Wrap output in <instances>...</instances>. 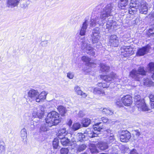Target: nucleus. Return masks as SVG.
<instances>
[{
  "mask_svg": "<svg viewBox=\"0 0 154 154\" xmlns=\"http://www.w3.org/2000/svg\"><path fill=\"white\" fill-rule=\"evenodd\" d=\"M38 108L39 109V110H40V111L41 112V113H39L40 114V115H44L45 109V106L42 105H40L38 106Z\"/></svg>",
  "mask_w": 154,
  "mask_h": 154,
  "instance_id": "nucleus-42",
  "label": "nucleus"
},
{
  "mask_svg": "<svg viewBox=\"0 0 154 154\" xmlns=\"http://www.w3.org/2000/svg\"><path fill=\"white\" fill-rule=\"evenodd\" d=\"M61 143L62 145L63 146H72V143L70 142L69 140L66 137H61Z\"/></svg>",
  "mask_w": 154,
  "mask_h": 154,
  "instance_id": "nucleus-22",
  "label": "nucleus"
},
{
  "mask_svg": "<svg viewBox=\"0 0 154 154\" xmlns=\"http://www.w3.org/2000/svg\"><path fill=\"white\" fill-rule=\"evenodd\" d=\"M139 7V11L140 13L146 14L147 13L148 7L147 6V3L144 0H142L140 2Z\"/></svg>",
  "mask_w": 154,
  "mask_h": 154,
  "instance_id": "nucleus-11",
  "label": "nucleus"
},
{
  "mask_svg": "<svg viewBox=\"0 0 154 154\" xmlns=\"http://www.w3.org/2000/svg\"><path fill=\"white\" fill-rule=\"evenodd\" d=\"M152 16L153 17H154V13H153L152 14Z\"/></svg>",
  "mask_w": 154,
  "mask_h": 154,
  "instance_id": "nucleus-64",
  "label": "nucleus"
},
{
  "mask_svg": "<svg viewBox=\"0 0 154 154\" xmlns=\"http://www.w3.org/2000/svg\"><path fill=\"white\" fill-rule=\"evenodd\" d=\"M122 50L124 51L123 52L125 57H128L130 55H131L134 53L133 48L129 46H124L122 48Z\"/></svg>",
  "mask_w": 154,
  "mask_h": 154,
  "instance_id": "nucleus-16",
  "label": "nucleus"
},
{
  "mask_svg": "<svg viewBox=\"0 0 154 154\" xmlns=\"http://www.w3.org/2000/svg\"><path fill=\"white\" fill-rule=\"evenodd\" d=\"M131 134L130 132L127 130L122 131L120 134V140L123 142H127L131 138Z\"/></svg>",
  "mask_w": 154,
  "mask_h": 154,
  "instance_id": "nucleus-8",
  "label": "nucleus"
},
{
  "mask_svg": "<svg viewBox=\"0 0 154 154\" xmlns=\"http://www.w3.org/2000/svg\"><path fill=\"white\" fill-rule=\"evenodd\" d=\"M150 48V45H148L146 46L139 49L137 53V56H141L147 54L149 52Z\"/></svg>",
  "mask_w": 154,
  "mask_h": 154,
  "instance_id": "nucleus-9",
  "label": "nucleus"
},
{
  "mask_svg": "<svg viewBox=\"0 0 154 154\" xmlns=\"http://www.w3.org/2000/svg\"><path fill=\"white\" fill-rule=\"evenodd\" d=\"M38 94V91L37 90L32 89L29 91L28 93V96L29 99L36 101Z\"/></svg>",
  "mask_w": 154,
  "mask_h": 154,
  "instance_id": "nucleus-15",
  "label": "nucleus"
},
{
  "mask_svg": "<svg viewBox=\"0 0 154 154\" xmlns=\"http://www.w3.org/2000/svg\"><path fill=\"white\" fill-rule=\"evenodd\" d=\"M91 60V58L87 56H83L82 57V60L83 62L86 63V64H88L89 63Z\"/></svg>",
  "mask_w": 154,
  "mask_h": 154,
  "instance_id": "nucleus-41",
  "label": "nucleus"
},
{
  "mask_svg": "<svg viewBox=\"0 0 154 154\" xmlns=\"http://www.w3.org/2000/svg\"><path fill=\"white\" fill-rule=\"evenodd\" d=\"M134 101L135 105L139 110L149 111L150 110L146 104L144 99H141L139 95L138 94L135 95Z\"/></svg>",
  "mask_w": 154,
  "mask_h": 154,
  "instance_id": "nucleus-3",
  "label": "nucleus"
},
{
  "mask_svg": "<svg viewBox=\"0 0 154 154\" xmlns=\"http://www.w3.org/2000/svg\"><path fill=\"white\" fill-rule=\"evenodd\" d=\"M48 93L47 92L43 91L40 94L38 92V94L36 100V102L38 103H40L43 102V101L46 99V96Z\"/></svg>",
  "mask_w": 154,
  "mask_h": 154,
  "instance_id": "nucleus-14",
  "label": "nucleus"
},
{
  "mask_svg": "<svg viewBox=\"0 0 154 154\" xmlns=\"http://www.w3.org/2000/svg\"><path fill=\"white\" fill-rule=\"evenodd\" d=\"M88 23V21L87 20H85V21L83 23L81 26L79 33L80 35L84 36L85 35Z\"/></svg>",
  "mask_w": 154,
  "mask_h": 154,
  "instance_id": "nucleus-17",
  "label": "nucleus"
},
{
  "mask_svg": "<svg viewBox=\"0 0 154 154\" xmlns=\"http://www.w3.org/2000/svg\"><path fill=\"white\" fill-rule=\"evenodd\" d=\"M149 97L151 102H154V95L151 94L149 95Z\"/></svg>",
  "mask_w": 154,
  "mask_h": 154,
  "instance_id": "nucleus-52",
  "label": "nucleus"
},
{
  "mask_svg": "<svg viewBox=\"0 0 154 154\" xmlns=\"http://www.w3.org/2000/svg\"><path fill=\"white\" fill-rule=\"evenodd\" d=\"M74 90L76 94L78 95L82 96L84 97H86L87 96L85 93L82 92L81 88L78 86H76L75 87Z\"/></svg>",
  "mask_w": 154,
  "mask_h": 154,
  "instance_id": "nucleus-25",
  "label": "nucleus"
},
{
  "mask_svg": "<svg viewBox=\"0 0 154 154\" xmlns=\"http://www.w3.org/2000/svg\"><path fill=\"white\" fill-rule=\"evenodd\" d=\"M151 111L154 112V103H151Z\"/></svg>",
  "mask_w": 154,
  "mask_h": 154,
  "instance_id": "nucleus-56",
  "label": "nucleus"
},
{
  "mask_svg": "<svg viewBox=\"0 0 154 154\" xmlns=\"http://www.w3.org/2000/svg\"><path fill=\"white\" fill-rule=\"evenodd\" d=\"M90 147L91 152L92 153H95L98 152V150L97 149L95 144H91Z\"/></svg>",
  "mask_w": 154,
  "mask_h": 154,
  "instance_id": "nucleus-36",
  "label": "nucleus"
},
{
  "mask_svg": "<svg viewBox=\"0 0 154 154\" xmlns=\"http://www.w3.org/2000/svg\"><path fill=\"white\" fill-rule=\"evenodd\" d=\"M109 67L103 63L101 64L100 70L101 72H108L109 70Z\"/></svg>",
  "mask_w": 154,
  "mask_h": 154,
  "instance_id": "nucleus-28",
  "label": "nucleus"
},
{
  "mask_svg": "<svg viewBox=\"0 0 154 154\" xmlns=\"http://www.w3.org/2000/svg\"><path fill=\"white\" fill-rule=\"evenodd\" d=\"M95 40L96 39H92V42L93 44L95 42Z\"/></svg>",
  "mask_w": 154,
  "mask_h": 154,
  "instance_id": "nucleus-63",
  "label": "nucleus"
},
{
  "mask_svg": "<svg viewBox=\"0 0 154 154\" xmlns=\"http://www.w3.org/2000/svg\"><path fill=\"white\" fill-rule=\"evenodd\" d=\"M47 125L46 124V125H43L41 126L40 128L41 131L45 132L47 131L48 128L46 126Z\"/></svg>",
  "mask_w": 154,
  "mask_h": 154,
  "instance_id": "nucleus-44",
  "label": "nucleus"
},
{
  "mask_svg": "<svg viewBox=\"0 0 154 154\" xmlns=\"http://www.w3.org/2000/svg\"><path fill=\"white\" fill-rule=\"evenodd\" d=\"M134 134H135V135L137 137H138L140 135V133L138 131V130H135L134 131Z\"/></svg>",
  "mask_w": 154,
  "mask_h": 154,
  "instance_id": "nucleus-51",
  "label": "nucleus"
},
{
  "mask_svg": "<svg viewBox=\"0 0 154 154\" xmlns=\"http://www.w3.org/2000/svg\"><path fill=\"white\" fill-rule=\"evenodd\" d=\"M101 120L104 123L107 122L108 120V119L106 117H103L101 118Z\"/></svg>",
  "mask_w": 154,
  "mask_h": 154,
  "instance_id": "nucleus-53",
  "label": "nucleus"
},
{
  "mask_svg": "<svg viewBox=\"0 0 154 154\" xmlns=\"http://www.w3.org/2000/svg\"><path fill=\"white\" fill-rule=\"evenodd\" d=\"M77 148V151L79 152H81L85 150L87 147V146L85 144H81L79 145H76L75 146Z\"/></svg>",
  "mask_w": 154,
  "mask_h": 154,
  "instance_id": "nucleus-29",
  "label": "nucleus"
},
{
  "mask_svg": "<svg viewBox=\"0 0 154 154\" xmlns=\"http://www.w3.org/2000/svg\"><path fill=\"white\" fill-rule=\"evenodd\" d=\"M19 1L20 0H8L7 3V6L11 8L17 6Z\"/></svg>",
  "mask_w": 154,
  "mask_h": 154,
  "instance_id": "nucleus-19",
  "label": "nucleus"
},
{
  "mask_svg": "<svg viewBox=\"0 0 154 154\" xmlns=\"http://www.w3.org/2000/svg\"><path fill=\"white\" fill-rule=\"evenodd\" d=\"M48 42L47 41L44 40L41 42V45L42 46H47Z\"/></svg>",
  "mask_w": 154,
  "mask_h": 154,
  "instance_id": "nucleus-50",
  "label": "nucleus"
},
{
  "mask_svg": "<svg viewBox=\"0 0 154 154\" xmlns=\"http://www.w3.org/2000/svg\"><path fill=\"white\" fill-rule=\"evenodd\" d=\"M67 77L70 79H72L74 76V74L73 72H70L67 73Z\"/></svg>",
  "mask_w": 154,
  "mask_h": 154,
  "instance_id": "nucleus-45",
  "label": "nucleus"
},
{
  "mask_svg": "<svg viewBox=\"0 0 154 154\" xmlns=\"http://www.w3.org/2000/svg\"><path fill=\"white\" fill-rule=\"evenodd\" d=\"M122 148L123 151L125 152H127L129 149L128 147L123 146H122Z\"/></svg>",
  "mask_w": 154,
  "mask_h": 154,
  "instance_id": "nucleus-48",
  "label": "nucleus"
},
{
  "mask_svg": "<svg viewBox=\"0 0 154 154\" xmlns=\"http://www.w3.org/2000/svg\"><path fill=\"white\" fill-rule=\"evenodd\" d=\"M32 123H33V124H32L31 125V130H33L34 128V125H33V122Z\"/></svg>",
  "mask_w": 154,
  "mask_h": 154,
  "instance_id": "nucleus-61",
  "label": "nucleus"
},
{
  "mask_svg": "<svg viewBox=\"0 0 154 154\" xmlns=\"http://www.w3.org/2000/svg\"><path fill=\"white\" fill-rule=\"evenodd\" d=\"M100 78L105 81L107 82L106 84L104 83L101 82L98 84V86L95 88L94 89L93 92L96 94H102V95H104V92L102 89L103 88H107L109 85V83L112 82L113 81L117 78L116 75L113 72H112L108 75H100Z\"/></svg>",
  "mask_w": 154,
  "mask_h": 154,
  "instance_id": "nucleus-2",
  "label": "nucleus"
},
{
  "mask_svg": "<svg viewBox=\"0 0 154 154\" xmlns=\"http://www.w3.org/2000/svg\"><path fill=\"white\" fill-rule=\"evenodd\" d=\"M97 146L100 150H104L108 148V144L105 141L98 142Z\"/></svg>",
  "mask_w": 154,
  "mask_h": 154,
  "instance_id": "nucleus-20",
  "label": "nucleus"
},
{
  "mask_svg": "<svg viewBox=\"0 0 154 154\" xmlns=\"http://www.w3.org/2000/svg\"><path fill=\"white\" fill-rule=\"evenodd\" d=\"M20 134L23 141L26 143L27 140V132L26 129L25 128L22 129L20 131Z\"/></svg>",
  "mask_w": 154,
  "mask_h": 154,
  "instance_id": "nucleus-21",
  "label": "nucleus"
},
{
  "mask_svg": "<svg viewBox=\"0 0 154 154\" xmlns=\"http://www.w3.org/2000/svg\"><path fill=\"white\" fill-rule=\"evenodd\" d=\"M140 2L138 0H131L128 9L130 14L133 15L136 13Z\"/></svg>",
  "mask_w": 154,
  "mask_h": 154,
  "instance_id": "nucleus-5",
  "label": "nucleus"
},
{
  "mask_svg": "<svg viewBox=\"0 0 154 154\" xmlns=\"http://www.w3.org/2000/svg\"><path fill=\"white\" fill-rule=\"evenodd\" d=\"M76 140L75 139V138L73 137V138H72L71 140V141L70 142L72 143V145L74 144V146H75L76 145Z\"/></svg>",
  "mask_w": 154,
  "mask_h": 154,
  "instance_id": "nucleus-55",
  "label": "nucleus"
},
{
  "mask_svg": "<svg viewBox=\"0 0 154 154\" xmlns=\"http://www.w3.org/2000/svg\"><path fill=\"white\" fill-rule=\"evenodd\" d=\"M143 83L145 85L147 86H153L154 85L153 82L148 78L144 80Z\"/></svg>",
  "mask_w": 154,
  "mask_h": 154,
  "instance_id": "nucleus-33",
  "label": "nucleus"
},
{
  "mask_svg": "<svg viewBox=\"0 0 154 154\" xmlns=\"http://www.w3.org/2000/svg\"><path fill=\"white\" fill-rule=\"evenodd\" d=\"M84 114L83 112L82 111H80L79 112L78 114V116L81 117H82L84 116Z\"/></svg>",
  "mask_w": 154,
  "mask_h": 154,
  "instance_id": "nucleus-54",
  "label": "nucleus"
},
{
  "mask_svg": "<svg viewBox=\"0 0 154 154\" xmlns=\"http://www.w3.org/2000/svg\"><path fill=\"white\" fill-rule=\"evenodd\" d=\"M113 20H108L106 23V28L108 30L110 29L112 27H113Z\"/></svg>",
  "mask_w": 154,
  "mask_h": 154,
  "instance_id": "nucleus-39",
  "label": "nucleus"
},
{
  "mask_svg": "<svg viewBox=\"0 0 154 154\" xmlns=\"http://www.w3.org/2000/svg\"><path fill=\"white\" fill-rule=\"evenodd\" d=\"M67 131L65 128L60 129L58 131V137L59 138H61V136L64 137L67 133Z\"/></svg>",
  "mask_w": 154,
  "mask_h": 154,
  "instance_id": "nucleus-26",
  "label": "nucleus"
},
{
  "mask_svg": "<svg viewBox=\"0 0 154 154\" xmlns=\"http://www.w3.org/2000/svg\"><path fill=\"white\" fill-rule=\"evenodd\" d=\"M117 38V36L115 35H112L110 36V38Z\"/></svg>",
  "mask_w": 154,
  "mask_h": 154,
  "instance_id": "nucleus-59",
  "label": "nucleus"
},
{
  "mask_svg": "<svg viewBox=\"0 0 154 154\" xmlns=\"http://www.w3.org/2000/svg\"><path fill=\"white\" fill-rule=\"evenodd\" d=\"M102 112L106 115H112L113 113V112L109 109L104 108L102 110Z\"/></svg>",
  "mask_w": 154,
  "mask_h": 154,
  "instance_id": "nucleus-37",
  "label": "nucleus"
},
{
  "mask_svg": "<svg viewBox=\"0 0 154 154\" xmlns=\"http://www.w3.org/2000/svg\"><path fill=\"white\" fill-rule=\"evenodd\" d=\"M100 124V122L97 123L93 126V129L88 132V135L89 137L93 138L97 136L99 134L100 131L102 129V128L99 126Z\"/></svg>",
  "mask_w": 154,
  "mask_h": 154,
  "instance_id": "nucleus-6",
  "label": "nucleus"
},
{
  "mask_svg": "<svg viewBox=\"0 0 154 154\" xmlns=\"http://www.w3.org/2000/svg\"><path fill=\"white\" fill-rule=\"evenodd\" d=\"M112 132V131L109 129L107 130L106 131L107 136L106 139V140L105 141L108 145L113 143L115 139L114 134Z\"/></svg>",
  "mask_w": 154,
  "mask_h": 154,
  "instance_id": "nucleus-13",
  "label": "nucleus"
},
{
  "mask_svg": "<svg viewBox=\"0 0 154 154\" xmlns=\"http://www.w3.org/2000/svg\"><path fill=\"white\" fill-rule=\"evenodd\" d=\"M57 109L61 115L62 116H64L66 111V108L62 106H59Z\"/></svg>",
  "mask_w": 154,
  "mask_h": 154,
  "instance_id": "nucleus-30",
  "label": "nucleus"
},
{
  "mask_svg": "<svg viewBox=\"0 0 154 154\" xmlns=\"http://www.w3.org/2000/svg\"><path fill=\"white\" fill-rule=\"evenodd\" d=\"M82 122L84 127H87L90 124L91 120L88 118H84Z\"/></svg>",
  "mask_w": 154,
  "mask_h": 154,
  "instance_id": "nucleus-32",
  "label": "nucleus"
},
{
  "mask_svg": "<svg viewBox=\"0 0 154 154\" xmlns=\"http://www.w3.org/2000/svg\"><path fill=\"white\" fill-rule=\"evenodd\" d=\"M148 69L152 74V77L154 80V63H151L148 65Z\"/></svg>",
  "mask_w": 154,
  "mask_h": 154,
  "instance_id": "nucleus-31",
  "label": "nucleus"
},
{
  "mask_svg": "<svg viewBox=\"0 0 154 154\" xmlns=\"http://www.w3.org/2000/svg\"><path fill=\"white\" fill-rule=\"evenodd\" d=\"M99 28L98 27H96L94 29L92 32V34L91 36L93 38H99L98 34L99 33Z\"/></svg>",
  "mask_w": 154,
  "mask_h": 154,
  "instance_id": "nucleus-27",
  "label": "nucleus"
},
{
  "mask_svg": "<svg viewBox=\"0 0 154 154\" xmlns=\"http://www.w3.org/2000/svg\"><path fill=\"white\" fill-rule=\"evenodd\" d=\"M146 72L143 67H140L137 70H132L130 73V76L136 81H139L142 76L146 74Z\"/></svg>",
  "mask_w": 154,
  "mask_h": 154,
  "instance_id": "nucleus-4",
  "label": "nucleus"
},
{
  "mask_svg": "<svg viewBox=\"0 0 154 154\" xmlns=\"http://www.w3.org/2000/svg\"><path fill=\"white\" fill-rule=\"evenodd\" d=\"M82 48L84 51H86L87 54L91 56L95 55V51L91 46L85 42H83L82 44Z\"/></svg>",
  "mask_w": 154,
  "mask_h": 154,
  "instance_id": "nucleus-7",
  "label": "nucleus"
},
{
  "mask_svg": "<svg viewBox=\"0 0 154 154\" xmlns=\"http://www.w3.org/2000/svg\"><path fill=\"white\" fill-rule=\"evenodd\" d=\"M121 100L123 104L126 106H129L132 103V97L130 95L123 96Z\"/></svg>",
  "mask_w": 154,
  "mask_h": 154,
  "instance_id": "nucleus-10",
  "label": "nucleus"
},
{
  "mask_svg": "<svg viewBox=\"0 0 154 154\" xmlns=\"http://www.w3.org/2000/svg\"><path fill=\"white\" fill-rule=\"evenodd\" d=\"M61 154H67L69 152V150L67 148H62L60 150Z\"/></svg>",
  "mask_w": 154,
  "mask_h": 154,
  "instance_id": "nucleus-43",
  "label": "nucleus"
},
{
  "mask_svg": "<svg viewBox=\"0 0 154 154\" xmlns=\"http://www.w3.org/2000/svg\"><path fill=\"white\" fill-rule=\"evenodd\" d=\"M72 123V121L70 119V120H69L68 122L67 123V125L69 126H70Z\"/></svg>",
  "mask_w": 154,
  "mask_h": 154,
  "instance_id": "nucleus-58",
  "label": "nucleus"
},
{
  "mask_svg": "<svg viewBox=\"0 0 154 154\" xmlns=\"http://www.w3.org/2000/svg\"><path fill=\"white\" fill-rule=\"evenodd\" d=\"M5 147L4 146L1 145L0 146V149L2 151H4L5 150Z\"/></svg>",
  "mask_w": 154,
  "mask_h": 154,
  "instance_id": "nucleus-57",
  "label": "nucleus"
},
{
  "mask_svg": "<svg viewBox=\"0 0 154 154\" xmlns=\"http://www.w3.org/2000/svg\"><path fill=\"white\" fill-rule=\"evenodd\" d=\"M108 0H104L107 1ZM112 1H116V0H112ZM128 0H119L118 6L119 8L121 9H124L128 5Z\"/></svg>",
  "mask_w": 154,
  "mask_h": 154,
  "instance_id": "nucleus-18",
  "label": "nucleus"
},
{
  "mask_svg": "<svg viewBox=\"0 0 154 154\" xmlns=\"http://www.w3.org/2000/svg\"><path fill=\"white\" fill-rule=\"evenodd\" d=\"M45 121L46 125L48 126L51 127L53 125H56L58 123H54V121L52 118L50 117H48V115L45 119Z\"/></svg>",
  "mask_w": 154,
  "mask_h": 154,
  "instance_id": "nucleus-23",
  "label": "nucleus"
},
{
  "mask_svg": "<svg viewBox=\"0 0 154 154\" xmlns=\"http://www.w3.org/2000/svg\"><path fill=\"white\" fill-rule=\"evenodd\" d=\"M139 21V19L138 18H137L134 20V23L137 24L138 22Z\"/></svg>",
  "mask_w": 154,
  "mask_h": 154,
  "instance_id": "nucleus-60",
  "label": "nucleus"
},
{
  "mask_svg": "<svg viewBox=\"0 0 154 154\" xmlns=\"http://www.w3.org/2000/svg\"><path fill=\"white\" fill-rule=\"evenodd\" d=\"M75 137L77 138V137H79V139H78V140H80L82 139L84 137V136L82 133L79 134L78 133L76 136H75Z\"/></svg>",
  "mask_w": 154,
  "mask_h": 154,
  "instance_id": "nucleus-46",
  "label": "nucleus"
},
{
  "mask_svg": "<svg viewBox=\"0 0 154 154\" xmlns=\"http://www.w3.org/2000/svg\"><path fill=\"white\" fill-rule=\"evenodd\" d=\"M116 105L118 106H122V104L121 103V101L120 99H118L116 102Z\"/></svg>",
  "mask_w": 154,
  "mask_h": 154,
  "instance_id": "nucleus-49",
  "label": "nucleus"
},
{
  "mask_svg": "<svg viewBox=\"0 0 154 154\" xmlns=\"http://www.w3.org/2000/svg\"><path fill=\"white\" fill-rule=\"evenodd\" d=\"M109 42L111 43L110 45L114 47H117L118 45V40L117 39H109Z\"/></svg>",
  "mask_w": 154,
  "mask_h": 154,
  "instance_id": "nucleus-38",
  "label": "nucleus"
},
{
  "mask_svg": "<svg viewBox=\"0 0 154 154\" xmlns=\"http://www.w3.org/2000/svg\"><path fill=\"white\" fill-rule=\"evenodd\" d=\"M103 6V4L101 3L95 8V11H101L100 17H96L94 18H91L90 23L91 26H95L97 24L99 26H103L106 21V18L112 16V13L116 8V4L111 3L108 4L102 10H101Z\"/></svg>",
  "mask_w": 154,
  "mask_h": 154,
  "instance_id": "nucleus-1",
  "label": "nucleus"
},
{
  "mask_svg": "<svg viewBox=\"0 0 154 154\" xmlns=\"http://www.w3.org/2000/svg\"><path fill=\"white\" fill-rule=\"evenodd\" d=\"M84 71H85V74H86L88 73V72L90 71L89 70L87 71V70H86L85 69L84 70Z\"/></svg>",
  "mask_w": 154,
  "mask_h": 154,
  "instance_id": "nucleus-62",
  "label": "nucleus"
},
{
  "mask_svg": "<svg viewBox=\"0 0 154 154\" xmlns=\"http://www.w3.org/2000/svg\"><path fill=\"white\" fill-rule=\"evenodd\" d=\"M81 127V125L78 122L74 123L71 127L72 131H75L79 129Z\"/></svg>",
  "mask_w": 154,
  "mask_h": 154,
  "instance_id": "nucleus-34",
  "label": "nucleus"
},
{
  "mask_svg": "<svg viewBox=\"0 0 154 154\" xmlns=\"http://www.w3.org/2000/svg\"><path fill=\"white\" fill-rule=\"evenodd\" d=\"M151 28L149 29L147 34L149 37L152 36L154 37V23L151 25Z\"/></svg>",
  "mask_w": 154,
  "mask_h": 154,
  "instance_id": "nucleus-35",
  "label": "nucleus"
},
{
  "mask_svg": "<svg viewBox=\"0 0 154 154\" xmlns=\"http://www.w3.org/2000/svg\"><path fill=\"white\" fill-rule=\"evenodd\" d=\"M128 154H139L137 152V150L134 149L130 150Z\"/></svg>",
  "mask_w": 154,
  "mask_h": 154,
  "instance_id": "nucleus-47",
  "label": "nucleus"
},
{
  "mask_svg": "<svg viewBox=\"0 0 154 154\" xmlns=\"http://www.w3.org/2000/svg\"><path fill=\"white\" fill-rule=\"evenodd\" d=\"M59 140L57 138H55L53 142V145L54 148L57 149L58 147Z\"/></svg>",
  "mask_w": 154,
  "mask_h": 154,
  "instance_id": "nucleus-40",
  "label": "nucleus"
},
{
  "mask_svg": "<svg viewBox=\"0 0 154 154\" xmlns=\"http://www.w3.org/2000/svg\"><path fill=\"white\" fill-rule=\"evenodd\" d=\"M40 110L38 108H35L32 113V115L33 117H38L39 119L41 118L43 116V115H40L39 113H41Z\"/></svg>",
  "mask_w": 154,
  "mask_h": 154,
  "instance_id": "nucleus-24",
  "label": "nucleus"
},
{
  "mask_svg": "<svg viewBox=\"0 0 154 154\" xmlns=\"http://www.w3.org/2000/svg\"><path fill=\"white\" fill-rule=\"evenodd\" d=\"M48 117H51L54 121V123H59L61 120L59 117V114L55 111H52L49 113L48 114Z\"/></svg>",
  "mask_w": 154,
  "mask_h": 154,
  "instance_id": "nucleus-12",
  "label": "nucleus"
}]
</instances>
